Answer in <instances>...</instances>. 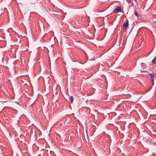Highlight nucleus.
<instances>
[{"instance_id": "nucleus-1", "label": "nucleus", "mask_w": 156, "mask_h": 156, "mask_svg": "<svg viewBox=\"0 0 156 156\" xmlns=\"http://www.w3.org/2000/svg\"><path fill=\"white\" fill-rule=\"evenodd\" d=\"M121 12L122 9L120 8V7L119 6H117L116 7L115 9L113 10V13H117L119 12Z\"/></svg>"}, {"instance_id": "nucleus-2", "label": "nucleus", "mask_w": 156, "mask_h": 156, "mask_svg": "<svg viewBox=\"0 0 156 156\" xmlns=\"http://www.w3.org/2000/svg\"><path fill=\"white\" fill-rule=\"evenodd\" d=\"M126 22L125 23H124L123 24V29L127 28L128 26V21L127 19H126Z\"/></svg>"}, {"instance_id": "nucleus-3", "label": "nucleus", "mask_w": 156, "mask_h": 156, "mask_svg": "<svg viewBox=\"0 0 156 156\" xmlns=\"http://www.w3.org/2000/svg\"><path fill=\"white\" fill-rule=\"evenodd\" d=\"M148 75H149L151 81L152 80L153 81V80H154V75L153 73H150Z\"/></svg>"}, {"instance_id": "nucleus-4", "label": "nucleus", "mask_w": 156, "mask_h": 156, "mask_svg": "<svg viewBox=\"0 0 156 156\" xmlns=\"http://www.w3.org/2000/svg\"><path fill=\"white\" fill-rule=\"evenodd\" d=\"M74 98L73 96H71L69 98V101L71 104H72Z\"/></svg>"}, {"instance_id": "nucleus-5", "label": "nucleus", "mask_w": 156, "mask_h": 156, "mask_svg": "<svg viewBox=\"0 0 156 156\" xmlns=\"http://www.w3.org/2000/svg\"><path fill=\"white\" fill-rule=\"evenodd\" d=\"M134 15L137 17L140 16V15L136 11H135L134 12Z\"/></svg>"}, {"instance_id": "nucleus-6", "label": "nucleus", "mask_w": 156, "mask_h": 156, "mask_svg": "<svg viewBox=\"0 0 156 156\" xmlns=\"http://www.w3.org/2000/svg\"><path fill=\"white\" fill-rule=\"evenodd\" d=\"M152 62L154 64H156V55L155 57L152 60Z\"/></svg>"}, {"instance_id": "nucleus-7", "label": "nucleus", "mask_w": 156, "mask_h": 156, "mask_svg": "<svg viewBox=\"0 0 156 156\" xmlns=\"http://www.w3.org/2000/svg\"><path fill=\"white\" fill-rule=\"evenodd\" d=\"M128 3H130L131 2L132 0H126Z\"/></svg>"}, {"instance_id": "nucleus-8", "label": "nucleus", "mask_w": 156, "mask_h": 156, "mask_svg": "<svg viewBox=\"0 0 156 156\" xmlns=\"http://www.w3.org/2000/svg\"><path fill=\"white\" fill-rule=\"evenodd\" d=\"M36 2L37 3H39V4H41V2H39L40 0H36Z\"/></svg>"}, {"instance_id": "nucleus-9", "label": "nucleus", "mask_w": 156, "mask_h": 156, "mask_svg": "<svg viewBox=\"0 0 156 156\" xmlns=\"http://www.w3.org/2000/svg\"><path fill=\"white\" fill-rule=\"evenodd\" d=\"M151 82L152 83V85H153L154 84V80H153V81L152 80L151 81Z\"/></svg>"}, {"instance_id": "nucleus-10", "label": "nucleus", "mask_w": 156, "mask_h": 156, "mask_svg": "<svg viewBox=\"0 0 156 156\" xmlns=\"http://www.w3.org/2000/svg\"><path fill=\"white\" fill-rule=\"evenodd\" d=\"M141 72L142 73L143 72H147V71H144V70H141Z\"/></svg>"}, {"instance_id": "nucleus-11", "label": "nucleus", "mask_w": 156, "mask_h": 156, "mask_svg": "<svg viewBox=\"0 0 156 156\" xmlns=\"http://www.w3.org/2000/svg\"><path fill=\"white\" fill-rule=\"evenodd\" d=\"M134 1L136 2H137V1L136 0H134Z\"/></svg>"}, {"instance_id": "nucleus-12", "label": "nucleus", "mask_w": 156, "mask_h": 156, "mask_svg": "<svg viewBox=\"0 0 156 156\" xmlns=\"http://www.w3.org/2000/svg\"><path fill=\"white\" fill-rule=\"evenodd\" d=\"M155 144L156 145V143Z\"/></svg>"}]
</instances>
